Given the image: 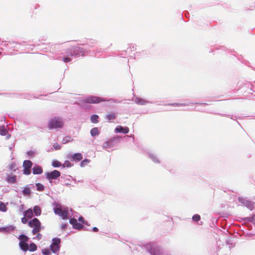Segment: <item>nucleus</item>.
Returning <instances> with one entry per match:
<instances>
[{
	"label": "nucleus",
	"mask_w": 255,
	"mask_h": 255,
	"mask_svg": "<svg viewBox=\"0 0 255 255\" xmlns=\"http://www.w3.org/2000/svg\"><path fill=\"white\" fill-rule=\"evenodd\" d=\"M45 176L48 179H55L60 176V172L58 170H54L52 172L46 173Z\"/></svg>",
	"instance_id": "nucleus-6"
},
{
	"label": "nucleus",
	"mask_w": 255,
	"mask_h": 255,
	"mask_svg": "<svg viewBox=\"0 0 255 255\" xmlns=\"http://www.w3.org/2000/svg\"><path fill=\"white\" fill-rule=\"evenodd\" d=\"M54 212L64 220L68 218V210L67 208H64L62 209L60 206L57 205L54 209Z\"/></svg>",
	"instance_id": "nucleus-4"
},
{
	"label": "nucleus",
	"mask_w": 255,
	"mask_h": 255,
	"mask_svg": "<svg viewBox=\"0 0 255 255\" xmlns=\"http://www.w3.org/2000/svg\"><path fill=\"white\" fill-rule=\"evenodd\" d=\"M109 101L110 100H107L102 97L96 96H89L83 99L82 102L83 104H98L102 102Z\"/></svg>",
	"instance_id": "nucleus-2"
},
{
	"label": "nucleus",
	"mask_w": 255,
	"mask_h": 255,
	"mask_svg": "<svg viewBox=\"0 0 255 255\" xmlns=\"http://www.w3.org/2000/svg\"><path fill=\"white\" fill-rule=\"evenodd\" d=\"M71 158H72L73 160L74 161H80L82 159L83 156L81 153H76L73 154Z\"/></svg>",
	"instance_id": "nucleus-14"
},
{
	"label": "nucleus",
	"mask_w": 255,
	"mask_h": 255,
	"mask_svg": "<svg viewBox=\"0 0 255 255\" xmlns=\"http://www.w3.org/2000/svg\"><path fill=\"white\" fill-rule=\"evenodd\" d=\"M78 220L82 222L83 224L87 225V222L84 220V218L82 217H80L78 219Z\"/></svg>",
	"instance_id": "nucleus-35"
},
{
	"label": "nucleus",
	"mask_w": 255,
	"mask_h": 255,
	"mask_svg": "<svg viewBox=\"0 0 255 255\" xmlns=\"http://www.w3.org/2000/svg\"><path fill=\"white\" fill-rule=\"evenodd\" d=\"M6 181L10 184H13L16 182V176L14 175H9L6 177Z\"/></svg>",
	"instance_id": "nucleus-12"
},
{
	"label": "nucleus",
	"mask_w": 255,
	"mask_h": 255,
	"mask_svg": "<svg viewBox=\"0 0 255 255\" xmlns=\"http://www.w3.org/2000/svg\"><path fill=\"white\" fill-rule=\"evenodd\" d=\"M137 103L143 105L145 103V101L143 100L139 99L136 101Z\"/></svg>",
	"instance_id": "nucleus-38"
},
{
	"label": "nucleus",
	"mask_w": 255,
	"mask_h": 255,
	"mask_svg": "<svg viewBox=\"0 0 255 255\" xmlns=\"http://www.w3.org/2000/svg\"><path fill=\"white\" fill-rule=\"evenodd\" d=\"M23 171L25 175H29L31 173L30 168H24Z\"/></svg>",
	"instance_id": "nucleus-33"
},
{
	"label": "nucleus",
	"mask_w": 255,
	"mask_h": 255,
	"mask_svg": "<svg viewBox=\"0 0 255 255\" xmlns=\"http://www.w3.org/2000/svg\"><path fill=\"white\" fill-rule=\"evenodd\" d=\"M30 252H34L37 250V246L34 243H31L28 246V249Z\"/></svg>",
	"instance_id": "nucleus-22"
},
{
	"label": "nucleus",
	"mask_w": 255,
	"mask_h": 255,
	"mask_svg": "<svg viewBox=\"0 0 255 255\" xmlns=\"http://www.w3.org/2000/svg\"><path fill=\"white\" fill-rule=\"evenodd\" d=\"M42 253L44 255H49L51 253V251L49 249L44 248L42 250Z\"/></svg>",
	"instance_id": "nucleus-27"
},
{
	"label": "nucleus",
	"mask_w": 255,
	"mask_h": 255,
	"mask_svg": "<svg viewBox=\"0 0 255 255\" xmlns=\"http://www.w3.org/2000/svg\"><path fill=\"white\" fill-rule=\"evenodd\" d=\"M116 130L118 132H123L124 133H127L129 132V128L128 127H123L122 126H118Z\"/></svg>",
	"instance_id": "nucleus-10"
},
{
	"label": "nucleus",
	"mask_w": 255,
	"mask_h": 255,
	"mask_svg": "<svg viewBox=\"0 0 255 255\" xmlns=\"http://www.w3.org/2000/svg\"><path fill=\"white\" fill-rule=\"evenodd\" d=\"M89 160L86 159L83 160L80 164L81 167H84L85 165H87L89 163Z\"/></svg>",
	"instance_id": "nucleus-30"
},
{
	"label": "nucleus",
	"mask_w": 255,
	"mask_h": 255,
	"mask_svg": "<svg viewBox=\"0 0 255 255\" xmlns=\"http://www.w3.org/2000/svg\"><path fill=\"white\" fill-rule=\"evenodd\" d=\"M116 114L113 112L108 113L106 116V119L108 121L114 120L116 119Z\"/></svg>",
	"instance_id": "nucleus-15"
},
{
	"label": "nucleus",
	"mask_w": 255,
	"mask_h": 255,
	"mask_svg": "<svg viewBox=\"0 0 255 255\" xmlns=\"http://www.w3.org/2000/svg\"><path fill=\"white\" fill-rule=\"evenodd\" d=\"M98 119L99 116L97 115H93L91 117V121L93 123H98Z\"/></svg>",
	"instance_id": "nucleus-21"
},
{
	"label": "nucleus",
	"mask_w": 255,
	"mask_h": 255,
	"mask_svg": "<svg viewBox=\"0 0 255 255\" xmlns=\"http://www.w3.org/2000/svg\"><path fill=\"white\" fill-rule=\"evenodd\" d=\"M72 140V139L71 138V137L70 136H65L63 139V140H62V142L64 143V144H65L68 142H70Z\"/></svg>",
	"instance_id": "nucleus-26"
},
{
	"label": "nucleus",
	"mask_w": 255,
	"mask_h": 255,
	"mask_svg": "<svg viewBox=\"0 0 255 255\" xmlns=\"http://www.w3.org/2000/svg\"><path fill=\"white\" fill-rule=\"evenodd\" d=\"M19 246L20 249L24 252H26L28 249V245L27 242H19Z\"/></svg>",
	"instance_id": "nucleus-16"
},
{
	"label": "nucleus",
	"mask_w": 255,
	"mask_h": 255,
	"mask_svg": "<svg viewBox=\"0 0 255 255\" xmlns=\"http://www.w3.org/2000/svg\"><path fill=\"white\" fill-rule=\"evenodd\" d=\"M7 133V130L4 127L1 126L0 127V134L2 135H5Z\"/></svg>",
	"instance_id": "nucleus-25"
},
{
	"label": "nucleus",
	"mask_w": 255,
	"mask_h": 255,
	"mask_svg": "<svg viewBox=\"0 0 255 255\" xmlns=\"http://www.w3.org/2000/svg\"><path fill=\"white\" fill-rule=\"evenodd\" d=\"M63 125L64 123L61 118L54 117L49 121L48 128L49 129L61 128Z\"/></svg>",
	"instance_id": "nucleus-3"
},
{
	"label": "nucleus",
	"mask_w": 255,
	"mask_h": 255,
	"mask_svg": "<svg viewBox=\"0 0 255 255\" xmlns=\"http://www.w3.org/2000/svg\"><path fill=\"white\" fill-rule=\"evenodd\" d=\"M32 165V162L29 160H24L23 163V166L24 168H31Z\"/></svg>",
	"instance_id": "nucleus-18"
},
{
	"label": "nucleus",
	"mask_w": 255,
	"mask_h": 255,
	"mask_svg": "<svg viewBox=\"0 0 255 255\" xmlns=\"http://www.w3.org/2000/svg\"><path fill=\"white\" fill-rule=\"evenodd\" d=\"M90 133L92 136H95L96 135H99L100 132L98 128H94L91 129Z\"/></svg>",
	"instance_id": "nucleus-19"
},
{
	"label": "nucleus",
	"mask_w": 255,
	"mask_h": 255,
	"mask_svg": "<svg viewBox=\"0 0 255 255\" xmlns=\"http://www.w3.org/2000/svg\"><path fill=\"white\" fill-rule=\"evenodd\" d=\"M19 239L20 240V242H27L29 238L25 235H21L19 236Z\"/></svg>",
	"instance_id": "nucleus-24"
},
{
	"label": "nucleus",
	"mask_w": 255,
	"mask_h": 255,
	"mask_svg": "<svg viewBox=\"0 0 255 255\" xmlns=\"http://www.w3.org/2000/svg\"><path fill=\"white\" fill-rule=\"evenodd\" d=\"M24 216L28 219H31L33 215V211L31 209H28L23 212Z\"/></svg>",
	"instance_id": "nucleus-13"
},
{
	"label": "nucleus",
	"mask_w": 255,
	"mask_h": 255,
	"mask_svg": "<svg viewBox=\"0 0 255 255\" xmlns=\"http://www.w3.org/2000/svg\"><path fill=\"white\" fill-rule=\"evenodd\" d=\"M169 105L174 106V107H178L182 106L183 104H178V103H174V104H170Z\"/></svg>",
	"instance_id": "nucleus-39"
},
{
	"label": "nucleus",
	"mask_w": 255,
	"mask_h": 255,
	"mask_svg": "<svg viewBox=\"0 0 255 255\" xmlns=\"http://www.w3.org/2000/svg\"><path fill=\"white\" fill-rule=\"evenodd\" d=\"M27 218L25 217V216H24L23 217H22L21 218V222L23 223V224H26L27 223Z\"/></svg>",
	"instance_id": "nucleus-37"
},
{
	"label": "nucleus",
	"mask_w": 255,
	"mask_h": 255,
	"mask_svg": "<svg viewBox=\"0 0 255 255\" xmlns=\"http://www.w3.org/2000/svg\"><path fill=\"white\" fill-rule=\"evenodd\" d=\"M13 228L11 226L0 228V232H8L10 230H13Z\"/></svg>",
	"instance_id": "nucleus-20"
},
{
	"label": "nucleus",
	"mask_w": 255,
	"mask_h": 255,
	"mask_svg": "<svg viewBox=\"0 0 255 255\" xmlns=\"http://www.w3.org/2000/svg\"><path fill=\"white\" fill-rule=\"evenodd\" d=\"M93 231L95 232H97L98 231V229L97 227H94L93 228Z\"/></svg>",
	"instance_id": "nucleus-42"
},
{
	"label": "nucleus",
	"mask_w": 255,
	"mask_h": 255,
	"mask_svg": "<svg viewBox=\"0 0 255 255\" xmlns=\"http://www.w3.org/2000/svg\"><path fill=\"white\" fill-rule=\"evenodd\" d=\"M63 61H64L66 63L69 62L71 61V58L68 57H64L63 58Z\"/></svg>",
	"instance_id": "nucleus-36"
},
{
	"label": "nucleus",
	"mask_w": 255,
	"mask_h": 255,
	"mask_svg": "<svg viewBox=\"0 0 255 255\" xmlns=\"http://www.w3.org/2000/svg\"><path fill=\"white\" fill-rule=\"evenodd\" d=\"M33 213L36 216H40L41 213V210L40 208L38 206H35L33 208Z\"/></svg>",
	"instance_id": "nucleus-17"
},
{
	"label": "nucleus",
	"mask_w": 255,
	"mask_h": 255,
	"mask_svg": "<svg viewBox=\"0 0 255 255\" xmlns=\"http://www.w3.org/2000/svg\"><path fill=\"white\" fill-rule=\"evenodd\" d=\"M36 186L37 187V190L39 191H42L44 189V186L40 183H36Z\"/></svg>",
	"instance_id": "nucleus-28"
},
{
	"label": "nucleus",
	"mask_w": 255,
	"mask_h": 255,
	"mask_svg": "<svg viewBox=\"0 0 255 255\" xmlns=\"http://www.w3.org/2000/svg\"><path fill=\"white\" fill-rule=\"evenodd\" d=\"M0 211L2 212H6L7 211L6 205L2 202H0Z\"/></svg>",
	"instance_id": "nucleus-23"
},
{
	"label": "nucleus",
	"mask_w": 255,
	"mask_h": 255,
	"mask_svg": "<svg viewBox=\"0 0 255 255\" xmlns=\"http://www.w3.org/2000/svg\"><path fill=\"white\" fill-rule=\"evenodd\" d=\"M22 193L24 196H30L31 193V187L26 185L23 188Z\"/></svg>",
	"instance_id": "nucleus-9"
},
{
	"label": "nucleus",
	"mask_w": 255,
	"mask_h": 255,
	"mask_svg": "<svg viewBox=\"0 0 255 255\" xmlns=\"http://www.w3.org/2000/svg\"><path fill=\"white\" fill-rule=\"evenodd\" d=\"M52 166L54 167H59L61 165V163L59 161L56 160L52 162Z\"/></svg>",
	"instance_id": "nucleus-31"
},
{
	"label": "nucleus",
	"mask_w": 255,
	"mask_h": 255,
	"mask_svg": "<svg viewBox=\"0 0 255 255\" xmlns=\"http://www.w3.org/2000/svg\"><path fill=\"white\" fill-rule=\"evenodd\" d=\"M53 146L54 148L56 150H59L61 148V146L57 143H54L53 145Z\"/></svg>",
	"instance_id": "nucleus-34"
},
{
	"label": "nucleus",
	"mask_w": 255,
	"mask_h": 255,
	"mask_svg": "<svg viewBox=\"0 0 255 255\" xmlns=\"http://www.w3.org/2000/svg\"><path fill=\"white\" fill-rule=\"evenodd\" d=\"M72 52L69 54V56H76L79 55L80 52L81 51V49L79 47H74L71 50Z\"/></svg>",
	"instance_id": "nucleus-8"
},
{
	"label": "nucleus",
	"mask_w": 255,
	"mask_h": 255,
	"mask_svg": "<svg viewBox=\"0 0 255 255\" xmlns=\"http://www.w3.org/2000/svg\"><path fill=\"white\" fill-rule=\"evenodd\" d=\"M1 54V53L0 52V55Z\"/></svg>",
	"instance_id": "nucleus-44"
},
{
	"label": "nucleus",
	"mask_w": 255,
	"mask_h": 255,
	"mask_svg": "<svg viewBox=\"0 0 255 255\" xmlns=\"http://www.w3.org/2000/svg\"><path fill=\"white\" fill-rule=\"evenodd\" d=\"M201 219V217L200 215L198 214H195L192 217V220L194 222H198Z\"/></svg>",
	"instance_id": "nucleus-29"
},
{
	"label": "nucleus",
	"mask_w": 255,
	"mask_h": 255,
	"mask_svg": "<svg viewBox=\"0 0 255 255\" xmlns=\"http://www.w3.org/2000/svg\"><path fill=\"white\" fill-rule=\"evenodd\" d=\"M69 222L73 225V227L75 229L80 230L83 228L82 225L78 223L77 220L75 218L71 219Z\"/></svg>",
	"instance_id": "nucleus-7"
},
{
	"label": "nucleus",
	"mask_w": 255,
	"mask_h": 255,
	"mask_svg": "<svg viewBox=\"0 0 255 255\" xmlns=\"http://www.w3.org/2000/svg\"><path fill=\"white\" fill-rule=\"evenodd\" d=\"M60 239L59 238H54L52 240V243L50 246L51 250L52 252L55 253L60 249Z\"/></svg>",
	"instance_id": "nucleus-5"
},
{
	"label": "nucleus",
	"mask_w": 255,
	"mask_h": 255,
	"mask_svg": "<svg viewBox=\"0 0 255 255\" xmlns=\"http://www.w3.org/2000/svg\"><path fill=\"white\" fill-rule=\"evenodd\" d=\"M42 172V168L38 165H35L32 168V172L34 174H41Z\"/></svg>",
	"instance_id": "nucleus-11"
},
{
	"label": "nucleus",
	"mask_w": 255,
	"mask_h": 255,
	"mask_svg": "<svg viewBox=\"0 0 255 255\" xmlns=\"http://www.w3.org/2000/svg\"><path fill=\"white\" fill-rule=\"evenodd\" d=\"M72 164L68 160L65 161L63 164V166L64 167H70L72 166Z\"/></svg>",
	"instance_id": "nucleus-32"
},
{
	"label": "nucleus",
	"mask_w": 255,
	"mask_h": 255,
	"mask_svg": "<svg viewBox=\"0 0 255 255\" xmlns=\"http://www.w3.org/2000/svg\"><path fill=\"white\" fill-rule=\"evenodd\" d=\"M66 227H67V224H63L61 225V228L63 229V230H65V229L66 228Z\"/></svg>",
	"instance_id": "nucleus-41"
},
{
	"label": "nucleus",
	"mask_w": 255,
	"mask_h": 255,
	"mask_svg": "<svg viewBox=\"0 0 255 255\" xmlns=\"http://www.w3.org/2000/svg\"><path fill=\"white\" fill-rule=\"evenodd\" d=\"M28 225L29 227L32 228V233L33 235H35L39 233L42 228L41 222L37 218L30 220L28 222Z\"/></svg>",
	"instance_id": "nucleus-1"
},
{
	"label": "nucleus",
	"mask_w": 255,
	"mask_h": 255,
	"mask_svg": "<svg viewBox=\"0 0 255 255\" xmlns=\"http://www.w3.org/2000/svg\"><path fill=\"white\" fill-rule=\"evenodd\" d=\"M37 235L36 236V238L38 240H40L42 238V235L40 234H39L38 233H37Z\"/></svg>",
	"instance_id": "nucleus-40"
},
{
	"label": "nucleus",
	"mask_w": 255,
	"mask_h": 255,
	"mask_svg": "<svg viewBox=\"0 0 255 255\" xmlns=\"http://www.w3.org/2000/svg\"><path fill=\"white\" fill-rule=\"evenodd\" d=\"M112 141H111V140H109V141H106L105 143V144L106 145V146H108V144L112 142Z\"/></svg>",
	"instance_id": "nucleus-43"
}]
</instances>
